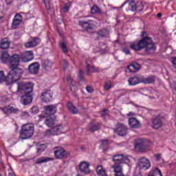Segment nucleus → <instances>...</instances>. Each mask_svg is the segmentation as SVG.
Listing matches in <instances>:
<instances>
[{
    "label": "nucleus",
    "mask_w": 176,
    "mask_h": 176,
    "mask_svg": "<svg viewBox=\"0 0 176 176\" xmlns=\"http://www.w3.org/2000/svg\"><path fill=\"white\" fill-rule=\"evenodd\" d=\"M170 87L172 90H175V91H176V81H173L172 83H170Z\"/></svg>",
    "instance_id": "nucleus-54"
},
{
    "label": "nucleus",
    "mask_w": 176,
    "mask_h": 176,
    "mask_svg": "<svg viewBox=\"0 0 176 176\" xmlns=\"http://www.w3.org/2000/svg\"><path fill=\"white\" fill-rule=\"evenodd\" d=\"M98 52H105V48H98V50H95L94 53H98Z\"/></svg>",
    "instance_id": "nucleus-58"
},
{
    "label": "nucleus",
    "mask_w": 176,
    "mask_h": 176,
    "mask_svg": "<svg viewBox=\"0 0 176 176\" xmlns=\"http://www.w3.org/2000/svg\"><path fill=\"white\" fill-rule=\"evenodd\" d=\"M96 173L98 176H108V175H107V172L105 171L102 166H97Z\"/></svg>",
    "instance_id": "nucleus-34"
},
{
    "label": "nucleus",
    "mask_w": 176,
    "mask_h": 176,
    "mask_svg": "<svg viewBox=\"0 0 176 176\" xmlns=\"http://www.w3.org/2000/svg\"><path fill=\"white\" fill-rule=\"evenodd\" d=\"M141 80H142V83L148 85L151 83H155V80H156V78L154 76H150L147 78L144 77V76H142Z\"/></svg>",
    "instance_id": "nucleus-28"
},
{
    "label": "nucleus",
    "mask_w": 176,
    "mask_h": 176,
    "mask_svg": "<svg viewBox=\"0 0 176 176\" xmlns=\"http://www.w3.org/2000/svg\"><path fill=\"white\" fill-rule=\"evenodd\" d=\"M42 67L45 71H47L49 68H52V62L50 60H43L42 62Z\"/></svg>",
    "instance_id": "nucleus-38"
},
{
    "label": "nucleus",
    "mask_w": 176,
    "mask_h": 176,
    "mask_svg": "<svg viewBox=\"0 0 176 176\" xmlns=\"http://www.w3.org/2000/svg\"><path fill=\"white\" fill-rule=\"evenodd\" d=\"M2 112H3L4 115L9 116V115H12V113H18L19 109L13 107L12 105L8 104L1 109Z\"/></svg>",
    "instance_id": "nucleus-18"
},
{
    "label": "nucleus",
    "mask_w": 176,
    "mask_h": 176,
    "mask_svg": "<svg viewBox=\"0 0 176 176\" xmlns=\"http://www.w3.org/2000/svg\"><path fill=\"white\" fill-rule=\"evenodd\" d=\"M41 43V38L39 37H34L30 41L25 43V47H36Z\"/></svg>",
    "instance_id": "nucleus-24"
},
{
    "label": "nucleus",
    "mask_w": 176,
    "mask_h": 176,
    "mask_svg": "<svg viewBox=\"0 0 176 176\" xmlns=\"http://www.w3.org/2000/svg\"><path fill=\"white\" fill-rule=\"evenodd\" d=\"M72 4L70 2L67 3L65 6L63 7V10L66 12H69V9Z\"/></svg>",
    "instance_id": "nucleus-46"
},
{
    "label": "nucleus",
    "mask_w": 176,
    "mask_h": 176,
    "mask_svg": "<svg viewBox=\"0 0 176 176\" xmlns=\"http://www.w3.org/2000/svg\"><path fill=\"white\" fill-rule=\"evenodd\" d=\"M64 65H65V68H68V62L65 60H63Z\"/></svg>",
    "instance_id": "nucleus-60"
},
{
    "label": "nucleus",
    "mask_w": 176,
    "mask_h": 176,
    "mask_svg": "<svg viewBox=\"0 0 176 176\" xmlns=\"http://www.w3.org/2000/svg\"><path fill=\"white\" fill-rule=\"evenodd\" d=\"M134 146L137 152L144 153V152H146V151H148L149 144H148V142H146L145 140L139 139L135 142Z\"/></svg>",
    "instance_id": "nucleus-9"
},
{
    "label": "nucleus",
    "mask_w": 176,
    "mask_h": 176,
    "mask_svg": "<svg viewBox=\"0 0 176 176\" xmlns=\"http://www.w3.org/2000/svg\"><path fill=\"white\" fill-rule=\"evenodd\" d=\"M112 87V82H111V80H108L105 82L104 84V90H106L107 91H108V90H110V89Z\"/></svg>",
    "instance_id": "nucleus-43"
},
{
    "label": "nucleus",
    "mask_w": 176,
    "mask_h": 176,
    "mask_svg": "<svg viewBox=\"0 0 176 176\" xmlns=\"http://www.w3.org/2000/svg\"><path fill=\"white\" fill-rule=\"evenodd\" d=\"M21 23H23V16L20 14H16L12 20V28L16 30Z\"/></svg>",
    "instance_id": "nucleus-22"
},
{
    "label": "nucleus",
    "mask_w": 176,
    "mask_h": 176,
    "mask_svg": "<svg viewBox=\"0 0 176 176\" xmlns=\"http://www.w3.org/2000/svg\"><path fill=\"white\" fill-rule=\"evenodd\" d=\"M142 76H134L132 77H130L128 80L129 86H135L136 85H138V83H142Z\"/></svg>",
    "instance_id": "nucleus-23"
},
{
    "label": "nucleus",
    "mask_w": 176,
    "mask_h": 176,
    "mask_svg": "<svg viewBox=\"0 0 176 176\" xmlns=\"http://www.w3.org/2000/svg\"><path fill=\"white\" fill-rule=\"evenodd\" d=\"M84 19H87L85 21H79V25L85 30V31H91L94 28L97 27V23L93 20V17L90 16H85Z\"/></svg>",
    "instance_id": "nucleus-6"
},
{
    "label": "nucleus",
    "mask_w": 176,
    "mask_h": 176,
    "mask_svg": "<svg viewBox=\"0 0 176 176\" xmlns=\"http://www.w3.org/2000/svg\"><path fill=\"white\" fill-rule=\"evenodd\" d=\"M40 98L43 102H52L53 100V92L50 89H43Z\"/></svg>",
    "instance_id": "nucleus-13"
},
{
    "label": "nucleus",
    "mask_w": 176,
    "mask_h": 176,
    "mask_svg": "<svg viewBox=\"0 0 176 176\" xmlns=\"http://www.w3.org/2000/svg\"><path fill=\"white\" fill-rule=\"evenodd\" d=\"M60 47L62 50V52L65 54L68 53V48H67V44L64 42L60 43Z\"/></svg>",
    "instance_id": "nucleus-42"
},
{
    "label": "nucleus",
    "mask_w": 176,
    "mask_h": 176,
    "mask_svg": "<svg viewBox=\"0 0 176 176\" xmlns=\"http://www.w3.org/2000/svg\"><path fill=\"white\" fill-rule=\"evenodd\" d=\"M122 52H123V53H125V54L129 55V54H131V52H130V50L126 47H124L121 49Z\"/></svg>",
    "instance_id": "nucleus-48"
},
{
    "label": "nucleus",
    "mask_w": 176,
    "mask_h": 176,
    "mask_svg": "<svg viewBox=\"0 0 176 176\" xmlns=\"http://www.w3.org/2000/svg\"><path fill=\"white\" fill-rule=\"evenodd\" d=\"M86 90L87 93H93V91H94V89H93V87H87Z\"/></svg>",
    "instance_id": "nucleus-56"
},
{
    "label": "nucleus",
    "mask_w": 176,
    "mask_h": 176,
    "mask_svg": "<svg viewBox=\"0 0 176 176\" xmlns=\"http://www.w3.org/2000/svg\"><path fill=\"white\" fill-rule=\"evenodd\" d=\"M35 131V125L34 123H26L21 126L19 132L21 140H30L34 135Z\"/></svg>",
    "instance_id": "nucleus-4"
},
{
    "label": "nucleus",
    "mask_w": 176,
    "mask_h": 176,
    "mask_svg": "<svg viewBox=\"0 0 176 176\" xmlns=\"http://www.w3.org/2000/svg\"><path fill=\"white\" fill-rule=\"evenodd\" d=\"M86 65H87V74L88 76L90 75V71L91 69L94 72H100V67H95L94 66H92L89 63H87V62H86Z\"/></svg>",
    "instance_id": "nucleus-33"
},
{
    "label": "nucleus",
    "mask_w": 176,
    "mask_h": 176,
    "mask_svg": "<svg viewBox=\"0 0 176 176\" xmlns=\"http://www.w3.org/2000/svg\"><path fill=\"white\" fill-rule=\"evenodd\" d=\"M108 34H109V32L105 28H103L97 32V35H98V36H100V38H105V36H107Z\"/></svg>",
    "instance_id": "nucleus-36"
},
{
    "label": "nucleus",
    "mask_w": 176,
    "mask_h": 176,
    "mask_svg": "<svg viewBox=\"0 0 176 176\" xmlns=\"http://www.w3.org/2000/svg\"><path fill=\"white\" fill-rule=\"evenodd\" d=\"M8 82V76H5L3 71H0V83Z\"/></svg>",
    "instance_id": "nucleus-39"
},
{
    "label": "nucleus",
    "mask_w": 176,
    "mask_h": 176,
    "mask_svg": "<svg viewBox=\"0 0 176 176\" xmlns=\"http://www.w3.org/2000/svg\"><path fill=\"white\" fill-rule=\"evenodd\" d=\"M138 166L140 170H148L151 168V162L145 157H142L138 160Z\"/></svg>",
    "instance_id": "nucleus-12"
},
{
    "label": "nucleus",
    "mask_w": 176,
    "mask_h": 176,
    "mask_svg": "<svg viewBox=\"0 0 176 176\" xmlns=\"http://www.w3.org/2000/svg\"><path fill=\"white\" fill-rule=\"evenodd\" d=\"M126 3L129 4V9L132 12H142L144 10V5H142V3L141 2L135 3L134 0H128L121 6L122 8H123V6L126 5Z\"/></svg>",
    "instance_id": "nucleus-7"
},
{
    "label": "nucleus",
    "mask_w": 176,
    "mask_h": 176,
    "mask_svg": "<svg viewBox=\"0 0 176 176\" xmlns=\"http://www.w3.org/2000/svg\"><path fill=\"white\" fill-rule=\"evenodd\" d=\"M39 118H41V119H45V116L43 115H40Z\"/></svg>",
    "instance_id": "nucleus-61"
},
{
    "label": "nucleus",
    "mask_w": 176,
    "mask_h": 176,
    "mask_svg": "<svg viewBox=\"0 0 176 176\" xmlns=\"http://www.w3.org/2000/svg\"><path fill=\"white\" fill-rule=\"evenodd\" d=\"M151 127L154 129V130H159V129L163 127V121H162L160 116H157L151 120Z\"/></svg>",
    "instance_id": "nucleus-16"
},
{
    "label": "nucleus",
    "mask_w": 176,
    "mask_h": 176,
    "mask_svg": "<svg viewBox=\"0 0 176 176\" xmlns=\"http://www.w3.org/2000/svg\"><path fill=\"white\" fill-rule=\"evenodd\" d=\"M157 17H162V14H161V13H158V14H157Z\"/></svg>",
    "instance_id": "nucleus-62"
},
{
    "label": "nucleus",
    "mask_w": 176,
    "mask_h": 176,
    "mask_svg": "<svg viewBox=\"0 0 176 176\" xmlns=\"http://www.w3.org/2000/svg\"><path fill=\"white\" fill-rule=\"evenodd\" d=\"M63 126H52L50 129H47L45 133V135L47 137H50L52 135H57L61 133V129Z\"/></svg>",
    "instance_id": "nucleus-15"
},
{
    "label": "nucleus",
    "mask_w": 176,
    "mask_h": 176,
    "mask_svg": "<svg viewBox=\"0 0 176 176\" xmlns=\"http://www.w3.org/2000/svg\"><path fill=\"white\" fill-rule=\"evenodd\" d=\"M128 130L129 129L127 128V126L120 122L117 123L116 128L113 129L115 133L120 137H124L125 135H127Z\"/></svg>",
    "instance_id": "nucleus-10"
},
{
    "label": "nucleus",
    "mask_w": 176,
    "mask_h": 176,
    "mask_svg": "<svg viewBox=\"0 0 176 176\" xmlns=\"http://www.w3.org/2000/svg\"><path fill=\"white\" fill-rule=\"evenodd\" d=\"M67 107L68 108L69 112L73 113V115H76L78 113V109H76V107L74 105V103H72V102H67Z\"/></svg>",
    "instance_id": "nucleus-31"
},
{
    "label": "nucleus",
    "mask_w": 176,
    "mask_h": 176,
    "mask_svg": "<svg viewBox=\"0 0 176 176\" xmlns=\"http://www.w3.org/2000/svg\"><path fill=\"white\" fill-rule=\"evenodd\" d=\"M31 58H29V59H27V58L25 57V56L24 55L23 57H22V61L23 63H29V61H31Z\"/></svg>",
    "instance_id": "nucleus-55"
},
{
    "label": "nucleus",
    "mask_w": 176,
    "mask_h": 176,
    "mask_svg": "<svg viewBox=\"0 0 176 176\" xmlns=\"http://www.w3.org/2000/svg\"><path fill=\"white\" fill-rule=\"evenodd\" d=\"M147 176H163L162 171L159 168H155V170H151Z\"/></svg>",
    "instance_id": "nucleus-35"
},
{
    "label": "nucleus",
    "mask_w": 176,
    "mask_h": 176,
    "mask_svg": "<svg viewBox=\"0 0 176 176\" xmlns=\"http://www.w3.org/2000/svg\"><path fill=\"white\" fill-rule=\"evenodd\" d=\"M113 164L111 166L114 173V176H124L123 166L130 163V159L123 154H116L111 156Z\"/></svg>",
    "instance_id": "nucleus-3"
},
{
    "label": "nucleus",
    "mask_w": 176,
    "mask_h": 176,
    "mask_svg": "<svg viewBox=\"0 0 176 176\" xmlns=\"http://www.w3.org/2000/svg\"><path fill=\"white\" fill-rule=\"evenodd\" d=\"M44 123L47 127H54L56 124V116H49L45 119Z\"/></svg>",
    "instance_id": "nucleus-27"
},
{
    "label": "nucleus",
    "mask_w": 176,
    "mask_h": 176,
    "mask_svg": "<svg viewBox=\"0 0 176 176\" xmlns=\"http://www.w3.org/2000/svg\"><path fill=\"white\" fill-rule=\"evenodd\" d=\"M102 127V122H90L87 126L88 131L90 133H96V131H99V130Z\"/></svg>",
    "instance_id": "nucleus-17"
},
{
    "label": "nucleus",
    "mask_w": 176,
    "mask_h": 176,
    "mask_svg": "<svg viewBox=\"0 0 176 176\" xmlns=\"http://www.w3.org/2000/svg\"><path fill=\"white\" fill-rule=\"evenodd\" d=\"M12 58L13 59H12L10 61V65H9L10 71L7 75V80L8 82H10V83H16V82H18V80L21 79L23 74H24V71L23 69L19 67H20V62H19V58Z\"/></svg>",
    "instance_id": "nucleus-2"
},
{
    "label": "nucleus",
    "mask_w": 176,
    "mask_h": 176,
    "mask_svg": "<svg viewBox=\"0 0 176 176\" xmlns=\"http://www.w3.org/2000/svg\"><path fill=\"white\" fill-rule=\"evenodd\" d=\"M25 57L27 60H30L31 58V60H34V54L32 53V51H28L25 55Z\"/></svg>",
    "instance_id": "nucleus-45"
},
{
    "label": "nucleus",
    "mask_w": 176,
    "mask_h": 176,
    "mask_svg": "<svg viewBox=\"0 0 176 176\" xmlns=\"http://www.w3.org/2000/svg\"><path fill=\"white\" fill-rule=\"evenodd\" d=\"M83 70H80L79 74H78V78L80 80L83 81L85 80V76L83 75Z\"/></svg>",
    "instance_id": "nucleus-49"
},
{
    "label": "nucleus",
    "mask_w": 176,
    "mask_h": 176,
    "mask_svg": "<svg viewBox=\"0 0 176 176\" xmlns=\"http://www.w3.org/2000/svg\"><path fill=\"white\" fill-rule=\"evenodd\" d=\"M10 46V41H9V38H4L1 39L0 47L1 49H3V50H5L6 49H9V47Z\"/></svg>",
    "instance_id": "nucleus-29"
},
{
    "label": "nucleus",
    "mask_w": 176,
    "mask_h": 176,
    "mask_svg": "<svg viewBox=\"0 0 176 176\" xmlns=\"http://www.w3.org/2000/svg\"><path fill=\"white\" fill-rule=\"evenodd\" d=\"M6 5H12V3L13 2L12 0H5Z\"/></svg>",
    "instance_id": "nucleus-59"
},
{
    "label": "nucleus",
    "mask_w": 176,
    "mask_h": 176,
    "mask_svg": "<svg viewBox=\"0 0 176 176\" xmlns=\"http://www.w3.org/2000/svg\"><path fill=\"white\" fill-rule=\"evenodd\" d=\"M125 95H126V94H121L120 95V97H122V96H125Z\"/></svg>",
    "instance_id": "nucleus-63"
},
{
    "label": "nucleus",
    "mask_w": 176,
    "mask_h": 176,
    "mask_svg": "<svg viewBox=\"0 0 176 176\" xmlns=\"http://www.w3.org/2000/svg\"><path fill=\"white\" fill-rule=\"evenodd\" d=\"M108 148H109V140L104 139L100 140V148L102 149L103 152H105V151H107Z\"/></svg>",
    "instance_id": "nucleus-30"
},
{
    "label": "nucleus",
    "mask_w": 176,
    "mask_h": 176,
    "mask_svg": "<svg viewBox=\"0 0 176 176\" xmlns=\"http://www.w3.org/2000/svg\"><path fill=\"white\" fill-rule=\"evenodd\" d=\"M45 149H46L45 144H39L37 148V153H42V152H44Z\"/></svg>",
    "instance_id": "nucleus-44"
},
{
    "label": "nucleus",
    "mask_w": 176,
    "mask_h": 176,
    "mask_svg": "<svg viewBox=\"0 0 176 176\" xmlns=\"http://www.w3.org/2000/svg\"><path fill=\"white\" fill-rule=\"evenodd\" d=\"M8 176H13V175L12 173H9Z\"/></svg>",
    "instance_id": "nucleus-64"
},
{
    "label": "nucleus",
    "mask_w": 176,
    "mask_h": 176,
    "mask_svg": "<svg viewBox=\"0 0 176 176\" xmlns=\"http://www.w3.org/2000/svg\"><path fill=\"white\" fill-rule=\"evenodd\" d=\"M154 157L156 159L157 162L162 160V154H155Z\"/></svg>",
    "instance_id": "nucleus-53"
},
{
    "label": "nucleus",
    "mask_w": 176,
    "mask_h": 176,
    "mask_svg": "<svg viewBox=\"0 0 176 176\" xmlns=\"http://www.w3.org/2000/svg\"><path fill=\"white\" fill-rule=\"evenodd\" d=\"M78 168L82 174H90V164L87 162H81L78 166Z\"/></svg>",
    "instance_id": "nucleus-19"
},
{
    "label": "nucleus",
    "mask_w": 176,
    "mask_h": 176,
    "mask_svg": "<svg viewBox=\"0 0 176 176\" xmlns=\"http://www.w3.org/2000/svg\"><path fill=\"white\" fill-rule=\"evenodd\" d=\"M99 16L101 17L100 21H102V20H104V19H105V17H107L108 14H107L106 12H101V13H99Z\"/></svg>",
    "instance_id": "nucleus-50"
},
{
    "label": "nucleus",
    "mask_w": 176,
    "mask_h": 176,
    "mask_svg": "<svg viewBox=\"0 0 176 176\" xmlns=\"http://www.w3.org/2000/svg\"><path fill=\"white\" fill-rule=\"evenodd\" d=\"M30 112L32 115H36V113H39V107H38V106H33L30 109Z\"/></svg>",
    "instance_id": "nucleus-41"
},
{
    "label": "nucleus",
    "mask_w": 176,
    "mask_h": 176,
    "mask_svg": "<svg viewBox=\"0 0 176 176\" xmlns=\"http://www.w3.org/2000/svg\"><path fill=\"white\" fill-rule=\"evenodd\" d=\"M22 116H25L26 118H29L30 114H29L28 112H27V111H23V112H22Z\"/></svg>",
    "instance_id": "nucleus-57"
},
{
    "label": "nucleus",
    "mask_w": 176,
    "mask_h": 176,
    "mask_svg": "<svg viewBox=\"0 0 176 176\" xmlns=\"http://www.w3.org/2000/svg\"><path fill=\"white\" fill-rule=\"evenodd\" d=\"M100 116L102 119H105L107 116H109V110L108 109H104L102 111H100Z\"/></svg>",
    "instance_id": "nucleus-40"
},
{
    "label": "nucleus",
    "mask_w": 176,
    "mask_h": 176,
    "mask_svg": "<svg viewBox=\"0 0 176 176\" xmlns=\"http://www.w3.org/2000/svg\"><path fill=\"white\" fill-rule=\"evenodd\" d=\"M43 109L45 112V114L49 115V116H54V113L57 112V107L53 104L44 106Z\"/></svg>",
    "instance_id": "nucleus-21"
},
{
    "label": "nucleus",
    "mask_w": 176,
    "mask_h": 176,
    "mask_svg": "<svg viewBox=\"0 0 176 176\" xmlns=\"http://www.w3.org/2000/svg\"><path fill=\"white\" fill-rule=\"evenodd\" d=\"M32 91L26 92L21 97V102L23 105H30L32 102Z\"/></svg>",
    "instance_id": "nucleus-14"
},
{
    "label": "nucleus",
    "mask_w": 176,
    "mask_h": 176,
    "mask_svg": "<svg viewBox=\"0 0 176 176\" xmlns=\"http://www.w3.org/2000/svg\"><path fill=\"white\" fill-rule=\"evenodd\" d=\"M41 67V65H39V63L35 62L33 63H31L28 67V72L30 73L32 75H36L37 74L39 73V68Z\"/></svg>",
    "instance_id": "nucleus-20"
},
{
    "label": "nucleus",
    "mask_w": 176,
    "mask_h": 176,
    "mask_svg": "<svg viewBox=\"0 0 176 176\" xmlns=\"http://www.w3.org/2000/svg\"><path fill=\"white\" fill-rule=\"evenodd\" d=\"M127 69L132 74L138 72V71L141 69V65L137 62H134L128 66Z\"/></svg>",
    "instance_id": "nucleus-25"
},
{
    "label": "nucleus",
    "mask_w": 176,
    "mask_h": 176,
    "mask_svg": "<svg viewBox=\"0 0 176 176\" xmlns=\"http://www.w3.org/2000/svg\"><path fill=\"white\" fill-rule=\"evenodd\" d=\"M55 149L56 150L54 152V155L56 159H67L71 155L61 147H55Z\"/></svg>",
    "instance_id": "nucleus-11"
},
{
    "label": "nucleus",
    "mask_w": 176,
    "mask_h": 176,
    "mask_svg": "<svg viewBox=\"0 0 176 176\" xmlns=\"http://www.w3.org/2000/svg\"><path fill=\"white\" fill-rule=\"evenodd\" d=\"M53 160H54V157H42L41 158L37 159L36 164H42V163H47V162H53Z\"/></svg>",
    "instance_id": "nucleus-32"
},
{
    "label": "nucleus",
    "mask_w": 176,
    "mask_h": 176,
    "mask_svg": "<svg viewBox=\"0 0 176 176\" xmlns=\"http://www.w3.org/2000/svg\"><path fill=\"white\" fill-rule=\"evenodd\" d=\"M47 10H50V0H43Z\"/></svg>",
    "instance_id": "nucleus-47"
},
{
    "label": "nucleus",
    "mask_w": 176,
    "mask_h": 176,
    "mask_svg": "<svg viewBox=\"0 0 176 176\" xmlns=\"http://www.w3.org/2000/svg\"><path fill=\"white\" fill-rule=\"evenodd\" d=\"M34 91V84L30 82H23L20 81L16 83V89L15 94L18 93L25 94L30 93V91Z\"/></svg>",
    "instance_id": "nucleus-5"
},
{
    "label": "nucleus",
    "mask_w": 176,
    "mask_h": 176,
    "mask_svg": "<svg viewBox=\"0 0 176 176\" xmlns=\"http://www.w3.org/2000/svg\"><path fill=\"white\" fill-rule=\"evenodd\" d=\"M66 80H67V83H69V85H72V82H74V80L69 76H67L66 77Z\"/></svg>",
    "instance_id": "nucleus-52"
},
{
    "label": "nucleus",
    "mask_w": 176,
    "mask_h": 176,
    "mask_svg": "<svg viewBox=\"0 0 176 176\" xmlns=\"http://www.w3.org/2000/svg\"><path fill=\"white\" fill-rule=\"evenodd\" d=\"M91 13H92V14H99V13H101V9H100L98 6L94 5L91 8Z\"/></svg>",
    "instance_id": "nucleus-37"
},
{
    "label": "nucleus",
    "mask_w": 176,
    "mask_h": 176,
    "mask_svg": "<svg viewBox=\"0 0 176 176\" xmlns=\"http://www.w3.org/2000/svg\"><path fill=\"white\" fill-rule=\"evenodd\" d=\"M170 63H172L174 68L176 69V56H173L170 58Z\"/></svg>",
    "instance_id": "nucleus-51"
},
{
    "label": "nucleus",
    "mask_w": 176,
    "mask_h": 176,
    "mask_svg": "<svg viewBox=\"0 0 176 176\" xmlns=\"http://www.w3.org/2000/svg\"><path fill=\"white\" fill-rule=\"evenodd\" d=\"M13 58H18V61L20 62L21 60V56L14 54L10 56L8 52H1V60L3 64H8V63L9 65H10V62ZM13 60L14 61V59H13Z\"/></svg>",
    "instance_id": "nucleus-8"
},
{
    "label": "nucleus",
    "mask_w": 176,
    "mask_h": 176,
    "mask_svg": "<svg viewBox=\"0 0 176 176\" xmlns=\"http://www.w3.org/2000/svg\"><path fill=\"white\" fill-rule=\"evenodd\" d=\"M129 124L131 129H140L141 127V122L135 118H129Z\"/></svg>",
    "instance_id": "nucleus-26"
},
{
    "label": "nucleus",
    "mask_w": 176,
    "mask_h": 176,
    "mask_svg": "<svg viewBox=\"0 0 176 176\" xmlns=\"http://www.w3.org/2000/svg\"><path fill=\"white\" fill-rule=\"evenodd\" d=\"M140 36L142 38L140 40L130 43V49L135 52H140V50L145 49L148 53L156 50V45L152 41V38L148 36L146 31L142 32Z\"/></svg>",
    "instance_id": "nucleus-1"
}]
</instances>
